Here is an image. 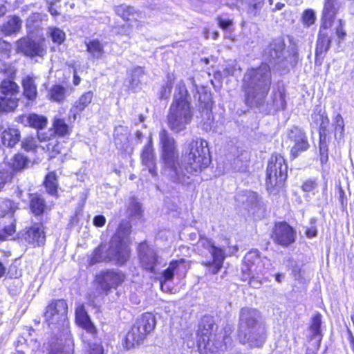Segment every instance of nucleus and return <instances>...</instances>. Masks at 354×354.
I'll use <instances>...</instances> for the list:
<instances>
[{
  "label": "nucleus",
  "instance_id": "f257e3e1",
  "mask_svg": "<svg viewBox=\"0 0 354 354\" xmlns=\"http://www.w3.org/2000/svg\"><path fill=\"white\" fill-rule=\"evenodd\" d=\"M159 145L163 174L174 182L188 183L190 175L201 172L210 163L208 143L203 138H196L188 143L181 164L176 142L165 129L159 132Z\"/></svg>",
  "mask_w": 354,
  "mask_h": 354
},
{
  "label": "nucleus",
  "instance_id": "f03ea898",
  "mask_svg": "<svg viewBox=\"0 0 354 354\" xmlns=\"http://www.w3.org/2000/svg\"><path fill=\"white\" fill-rule=\"evenodd\" d=\"M271 77L270 67L266 63L246 71L242 80L241 89L248 106H259L263 104L270 88Z\"/></svg>",
  "mask_w": 354,
  "mask_h": 354
},
{
  "label": "nucleus",
  "instance_id": "7ed1b4c3",
  "mask_svg": "<svg viewBox=\"0 0 354 354\" xmlns=\"http://www.w3.org/2000/svg\"><path fill=\"white\" fill-rule=\"evenodd\" d=\"M238 338L241 344L251 348H259L264 344L267 339L266 327L258 310L249 308L241 310Z\"/></svg>",
  "mask_w": 354,
  "mask_h": 354
},
{
  "label": "nucleus",
  "instance_id": "20e7f679",
  "mask_svg": "<svg viewBox=\"0 0 354 354\" xmlns=\"http://www.w3.org/2000/svg\"><path fill=\"white\" fill-rule=\"evenodd\" d=\"M213 317L205 315L200 322L198 335V346L203 348L202 354H220L232 344V328L225 327L217 334L213 333L216 328Z\"/></svg>",
  "mask_w": 354,
  "mask_h": 354
},
{
  "label": "nucleus",
  "instance_id": "39448f33",
  "mask_svg": "<svg viewBox=\"0 0 354 354\" xmlns=\"http://www.w3.org/2000/svg\"><path fill=\"white\" fill-rule=\"evenodd\" d=\"M129 257V250L124 241L120 240L118 236H113L108 248L106 245H100L95 250L91 261L92 264L110 261L115 264L122 265Z\"/></svg>",
  "mask_w": 354,
  "mask_h": 354
},
{
  "label": "nucleus",
  "instance_id": "423d86ee",
  "mask_svg": "<svg viewBox=\"0 0 354 354\" xmlns=\"http://www.w3.org/2000/svg\"><path fill=\"white\" fill-rule=\"evenodd\" d=\"M193 113V109L188 100H173L167 115L168 127L176 133L181 132L191 122Z\"/></svg>",
  "mask_w": 354,
  "mask_h": 354
},
{
  "label": "nucleus",
  "instance_id": "0eeeda50",
  "mask_svg": "<svg viewBox=\"0 0 354 354\" xmlns=\"http://www.w3.org/2000/svg\"><path fill=\"white\" fill-rule=\"evenodd\" d=\"M265 57L270 62L281 64L286 67L288 65L295 66L298 59L297 48L295 45H291L286 49L283 38L274 39L264 50Z\"/></svg>",
  "mask_w": 354,
  "mask_h": 354
},
{
  "label": "nucleus",
  "instance_id": "6e6552de",
  "mask_svg": "<svg viewBox=\"0 0 354 354\" xmlns=\"http://www.w3.org/2000/svg\"><path fill=\"white\" fill-rule=\"evenodd\" d=\"M156 324V321L152 313L142 314L127 333L125 347L130 349L142 344L147 335L155 328Z\"/></svg>",
  "mask_w": 354,
  "mask_h": 354
},
{
  "label": "nucleus",
  "instance_id": "1a4fd4ad",
  "mask_svg": "<svg viewBox=\"0 0 354 354\" xmlns=\"http://www.w3.org/2000/svg\"><path fill=\"white\" fill-rule=\"evenodd\" d=\"M196 248L201 254L209 253L212 257V261H205L203 264L209 268V272L213 274H217L223 267L225 258V252L221 248L216 247L208 239L201 237L196 244Z\"/></svg>",
  "mask_w": 354,
  "mask_h": 354
},
{
  "label": "nucleus",
  "instance_id": "9d476101",
  "mask_svg": "<svg viewBox=\"0 0 354 354\" xmlns=\"http://www.w3.org/2000/svg\"><path fill=\"white\" fill-rule=\"evenodd\" d=\"M288 166L284 158L279 155H272L267 167L268 186L272 187H281L287 178Z\"/></svg>",
  "mask_w": 354,
  "mask_h": 354
},
{
  "label": "nucleus",
  "instance_id": "9b49d317",
  "mask_svg": "<svg viewBox=\"0 0 354 354\" xmlns=\"http://www.w3.org/2000/svg\"><path fill=\"white\" fill-rule=\"evenodd\" d=\"M68 305L64 299L53 300L46 308L45 320L49 325L63 324L67 319Z\"/></svg>",
  "mask_w": 354,
  "mask_h": 354
},
{
  "label": "nucleus",
  "instance_id": "f8f14e48",
  "mask_svg": "<svg viewBox=\"0 0 354 354\" xmlns=\"http://www.w3.org/2000/svg\"><path fill=\"white\" fill-rule=\"evenodd\" d=\"M268 263L266 259H262L257 252H249L244 257V266L242 268L243 272L248 275L261 278L266 273V264Z\"/></svg>",
  "mask_w": 354,
  "mask_h": 354
},
{
  "label": "nucleus",
  "instance_id": "ddd939ff",
  "mask_svg": "<svg viewBox=\"0 0 354 354\" xmlns=\"http://www.w3.org/2000/svg\"><path fill=\"white\" fill-rule=\"evenodd\" d=\"M294 229L286 222L276 224L272 234L274 242L283 247H288L295 241Z\"/></svg>",
  "mask_w": 354,
  "mask_h": 354
},
{
  "label": "nucleus",
  "instance_id": "4468645a",
  "mask_svg": "<svg viewBox=\"0 0 354 354\" xmlns=\"http://www.w3.org/2000/svg\"><path fill=\"white\" fill-rule=\"evenodd\" d=\"M101 292L107 293L112 288H116L124 281V275L120 271L102 272L96 277Z\"/></svg>",
  "mask_w": 354,
  "mask_h": 354
},
{
  "label": "nucleus",
  "instance_id": "2eb2a0df",
  "mask_svg": "<svg viewBox=\"0 0 354 354\" xmlns=\"http://www.w3.org/2000/svg\"><path fill=\"white\" fill-rule=\"evenodd\" d=\"M286 142L291 147L290 153L294 158L299 152L307 150L309 146L305 133L297 127H293L288 131Z\"/></svg>",
  "mask_w": 354,
  "mask_h": 354
},
{
  "label": "nucleus",
  "instance_id": "dca6fc26",
  "mask_svg": "<svg viewBox=\"0 0 354 354\" xmlns=\"http://www.w3.org/2000/svg\"><path fill=\"white\" fill-rule=\"evenodd\" d=\"M17 50L28 57H42L46 53V50L42 45L26 37L19 39L17 43Z\"/></svg>",
  "mask_w": 354,
  "mask_h": 354
},
{
  "label": "nucleus",
  "instance_id": "f3484780",
  "mask_svg": "<svg viewBox=\"0 0 354 354\" xmlns=\"http://www.w3.org/2000/svg\"><path fill=\"white\" fill-rule=\"evenodd\" d=\"M140 263L143 268L151 272H156L158 257L154 250L146 244L141 243L138 247Z\"/></svg>",
  "mask_w": 354,
  "mask_h": 354
},
{
  "label": "nucleus",
  "instance_id": "a211bd4d",
  "mask_svg": "<svg viewBox=\"0 0 354 354\" xmlns=\"http://www.w3.org/2000/svg\"><path fill=\"white\" fill-rule=\"evenodd\" d=\"M0 73L8 77V78L3 80L1 82L0 91L1 94L9 97H17L19 92V87L13 80L15 71L8 68L2 70Z\"/></svg>",
  "mask_w": 354,
  "mask_h": 354
},
{
  "label": "nucleus",
  "instance_id": "6ab92c4d",
  "mask_svg": "<svg viewBox=\"0 0 354 354\" xmlns=\"http://www.w3.org/2000/svg\"><path fill=\"white\" fill-rule=\"evenodd\" d=\"M339 8L337 0H325L322 13V28H330L333 24Z\"/></svg>",
  "mask_w": 354,
  "mask_h": 354
},
{
  "label": "nucleus",
  "instance_id": "aec40b11",
  "mask_svg": "<svg viewBox=\"0 0 354 354\" xmlns=\"http://www.w3.org/2000/svg\"><path fill=\"white\" fill-rule=\"evenodd\" d=\"M38 138L40 141L44 142L42 145L44 149H46L50 156L54 158L58 154L66 153V149L55 136L47 137L44 133L38 134Z\"/></svg>",
  "mask_w": 354,
  "mask_h": 354
},
{
  "label": "nucleus",
  "instance_id": "412c9836",
  "mask_svg": "<svg viewBox=\"0 0 354 354\" xmlns=\"http://www.w3.org/2000/svg\"><path fill=\"white\" fill-rule=\"evenodd\" d=\"M24 238L29 244L34 247L44 245L46 241V236L42 224L35 223L30 227L26 232Z\"/></svg>",
  "mask_w": 354,
  "mask_h": 354
},
{
  "label": "nucleus",
  "instance_id": "4be33fe9",
  "mask_svg": "<svg viewBox=\"0 0 354 354\" xmlns=\"http://www.w3.org/2000/svg\"><path fill=\"white\" fill-rule=\"evenodd\" d=\"M141 159L142 165L147 167L149 172L153 176H156L157 175L156 158L153 153L152 138L151 137L149 139L147 145L145 146L142 150Z\"/></svg>",
  "mask_w": 354,
  "mask_h": 354
},
{
  "label": "nucleus",
  "instance_id": "5701e85b",
  "mask_svg": "<svg viewBox=\"0 0 354 354\" xmlns=\"http://www.w3.org/2000/svg\"><path fill=\"white\" fill-rule=\"evenodd\" d=\"M129 132L126 127L119 126L115 129L114 141L116 147L122 152L130 153L132 149L129 145Z\"/></svg>",
  "mask_w": 354,
  "mask_h": 354
},
{
  "label": "nucleus",
  "instance_id": "b1692460",
  "mask_svg": "<svg viewBox=\"0 0 354 354\" xmlns=\"http://www.w3.org/2000/svg\"><path fill=\"white\" fill-rule=\"evenodd\" d=\"M75 320L77 324L83 328L86 331L91 334L95 335L96 328L91 322L89 316L86 312L83 305L77 307L75 310Z\"/></svg>",
  "mask_w": 354,
  "mask_h": 354
},
{
  "label": "nucleus",
  "instance_id": "393cba45",
  "mask_svg": "<svg viewBox=\"0 0 354 354\" xmlns=\"http://www.w3.org/2000/svg\"><path fill=\"white\" fill-rule=\"evenodd\" d=\"M187 268L185 264V259L173 261L170 263L169 267L163 272L162 277L164 281H169L173 279L176 274L179 277H183L186 272Z\"/></svg>",
  "mask_w": 354,
  "mask_h": 354
},
{
  "label": "nucleus",
  "instance_id": "a878e982",
  "mask_svg": "<svg viewBox=\"0 0 354 354\" xmlns=\"http://www.w3.org/2000/svg\"><path fill=\"white\" fill-rule=\"evenodd\" d=\"M16 232V218L14 216V211L4 216L3 226L0 230V239L2 241L12 239Z\"/></svg>",
  "mask_w": 354,
  "mask_h": 354
},
{
  "label": "nucleus",
  "instance_id": "bb28decb",
  "mask_svg": "<svg viewBox=\"0 0 354 354\" xmlns=\"http://www.w3.org/2000/svg\"><path fill=\"white\" fill-rule=\"evenodd\" d=\"M88 58L92 60L100 59L104 55V44L97 39L85 41Z\"/></svg>",
  "mask_w": 354,
  "mask_h": 354
},
{
  "label": "nucleus",
  "instance_id": "cd10ccee",
  "mask_svg": "<svg viewBox=\"0 0 354 354\" xmlns=\"http://www.w3.org/2000/svg\"><path fill=\"white\" fill-rule=\"evenodd\" d=\"M20 133L17 129H8L0 134V145L6 147H13L20 140Z\"/></svg>",
  "mask_w": 354,
  "mask_h": 354
},
{
  "label": "nucleus",
  "instance_id": "c85d7f7f",
  "mask_svg": "<svg viewBox=\"0 0 354 354\" xmlns=\"http://www.w3.org/2000/svg\"><path fill=\"white\" fill-rule=\"evenodd\" d=\"M329 29L322 28V25L320 26L316 47L317 55L328 51L330 47L331 37L328 36V33Z\"/></svg>",
  "mask_w": 354,
  "mask_h": 354
},
{
  "label": "nucleus",
  "instance_id": "c756f323",
  "mask_svg": "<svg viewBox=\"0 0 354 354\" xmlns=\"http://www.w3.org/2000/svg\"><path fill=\"white\" fill-rule=\"evenodd\" d=\"M24 95L28 100L33 101L37 96V86L33 77L27 76L22 80Z\"/></svg>",
  "mask_w": 354,
  "mask_h": 354
},
{
  "label": "nucleus",
  "instance_id": "7c9ffc66",
  "mask_svg": "<svg viewBox=\"0 0 354 354\" xmlns=\"http://www.w3.org/2000/svg\"><path fill=\"white\" fill-rule=\"evenodd\" d=\"M117 15L127 21H137L141 18V13L136 11L133 7L122 4L115 8Z\"/></svg>",
  "mask_w": 354,
  "mask_h": 354
},
{
  "label": "nucleus",
  "instance_id": "2f4dec72",
  "mask_svg": "<svg viewBox=\"0 0 354 354\" xmlns=\"http://www.w3.org/2000/svg\"><path fill=\"white\" fill-rule=\"evenodd\" d=\"M22 21L16 16L10 17L1 27V31L6 35L19 32L21 28Z\"/></svg>",
  "mask_w": 354,
  "mask_h": 354
},
{
  "label": "nucleus",
  "instance_id": "473e14b6",
  "mask_svg": "<svg viewBox=\"0 0 354 354\" xmlns=\"http://www.w3.org/2000/svg\"><path fill=\"white\" fill-rule=\"evenodd\" d=\"M312 119L317 123H319L320 131L325 132L329 124V119L325 111L320 106H317L311 115Z\"/></svg>",
  "mask_w": 354,
  "mask_h": 354
},
{
  "label": "nucleus",
  "instance_id": "72a5a7b5",
  "mask_svg": "<svg viewBox=\"0 0 354 354\" xmlns=\"http://www.w3.org/2000/svg\"><path fill=\"white\" fill-rule=\"evenodd\" d=\"M30 207L35 215L42 214L46 207L44 199L37 194H31Z\"/></svg>",
  "mask_w": 354,
  "mask_h": 354
},
{
  "label": "nucleus",
  "instance_id": "f704fd0d",
  "mask_svg": "<svg viewBox=\"0 0 354 354\" xmlns=\"http://www.w3.org/2000/svg\"><path fill=\"white\" fill-rule=\"evenodd\" d=\"M19 99L17 97L3 95L0 97V111H12L18 106Z\"/></svg>",
  "mask_w": 354,
  "mask_h": 354
},
{
  "label": "nucleus",
  "instance_id": "c9c22d12",
  "mask_svg": "<svg viewBox=\"0 0 354 354\" xmlns=\"http://www.w3.org/2000/svg\"><path fill=\"white\" fill-rule=\"evenodd\" d=\"M93 97V94L91 91L86 92L81 95L73 106V111L75 113H79L84 110V109L91 102Z\"/></svg>",
  "mask_w": 354,
  "mask_h": 354
},
{
  "label": "nucleus",
  "instance_id": "e433bc0d",
  "mask_svg": "<svg viewBox=\"0 0 354 354\" xmlns=\"http://www.w3.org/2000/svg\"><path fill=\"white\" fill-rule=\"evenodd\" d=\"M44 184L46 192L53 196H55L57 192V180L56 174L54 172L48 173L45 178Z\"/></svg>",
  "mask_w": 354,
  "mask_h": 354
},
{
  "label": "nucleus",
  "instance_id": "4c0bfd02",
  "mask_svg": "<svg viewBox=\"0 0 354 354\" xmlns=\"http://www.w3.org/2000/svg\"><path fill=\"white\" fill-rule=\"evenodd\" d=\"M24 118H26V121L29 126L36 129H43L47 123V119L44 116L35 113L25 116Z\"/></svg>",
  "mask_w": 354,
  "mask_h": 354
},
{
  "label": "nucleus",
  "instance_id": "58836bf2",
  "mask_svg": "<svg viewBox=\"0 0 354 354\" xmlns=\"http://www.w3.org/2000/svg\"><path fill=\"white\" fill-rule=\"evenodd\" d=\"M321 324L322 316L320 314H317L313 317L312 324L310 327L312 338L317 339L319 343L322 339V334L320 330Z\"/></svg>",
  "mask_w": 354,
  "mask_h": 354
},
{
  "label": "nucleus",
  "instance_id": "ea45409f",
  "mask_svg": "<svg viewBox=\"0 0 354 354\" xmlns=\"http://www.w3.org/2000/svg\"><path fill=\"white\" fill-rule=\"evenodd\" d=\"M47 34L53 43L62 44L66 39L65 32L59 28L50 26L48 28Z\"/></svg>",
  "mask_w": 354,
  "mask_h": 354
},
{
  "label": "nucleus",
  "instance_id": "a19ab883",
  "mask_svg": "<svg viewBox=\"0 0 354 354\" xmlns=\"http://www.w3.org/2000/svg\"><path fill=\"white\" fill-rule=\"evenodd\" d=\"M48 97L53 102H62L66 97V89L59 85L54 86L50 90Z\"/></svg>",
  "mask_w": 354,
  "mask_h": 354
},
{
  "label": "nucleus",
  "instance_id": "79ce46f5",
  "mask_svg": "<svg viewBox=\"0 0 354 354\" xmlns=\"http://www.w3.org/2000/svg\"><path fill=\"white\" fill-rule=\"evenodd\" d=\"M12 161V162L11 165L8 166V168L3 169L4 171H12V174L14 173V171L23 169L26 166L27 162L26 158L21 154L15 155Z\"/></svg>",
  "mask_w": 354,
  "mask_h": 354
},
{
  "label": "nucleus",
  "instance_id": "37998d69",
  "mask_svg": "<svg viewBox=\"0 0 354 354\" xmlns=\"http://www.w3.org/2000/svg\"><path fill=\"white\" fill-rule=\"evenodd\" d=\"M54 133L59 136H65L69 133L70 129L68 124L62 119H55L53 122Z\"/></svg>",
  "mask_w": 354,
  "mask_h": 354
},
{
  "label": "nucleus",
  "instance_id": "c03bdc74",
  "mask_svg": "<svg viewBox=\"0 0 354 354\" xmlns=\"http://www.w3.org/2000/svg\"><path fill=\"white\" fill-rule=\"evenodd\" d=\"M301 20L305 26L309 27L313 25L316 20L315 12L311 9L304 10L301 16Z\"/></svg>",
  "mask_w": 354,
  "mask_h": 354
},
{
  "label": "nucleus",
  "instance_id": "a18cd8bd",
  "mask_svg": "<svg viewBox=\"0 0 354 354\" xmlns=\"http://www.w3.org/2000/svg\"><path fill=\"white\" fill-rule=\"evenodd\" d=\"M176 93L174 96L173 100H187V91L185 87V84L183 82L180 81L179 82L176 87Z\"/></svg>",
  "mask_w": 354,
  "mask_h": 354
},
{
  "label": "nucleus",
  "instance_id": "49530a36",
  "mask_svg": "<svg viewBox=\"0 0 354 354\" xmlns=\"http://www.w3.org/2000/svg\"><path fill=\"white\" fill-rule=\"evenodd\" d=\"M130 231L131 226L128 223H121L114 236H118L120 240L124 241V239L129 234Z\"/></svg>",
  "mask_w": 354,
  "mask_h": 354
},
{
  "label": "nucleus",
  "instance_id": "de8ad7c7",
  "mask_svg": "<svg viewBox=\"0 0 354 354\" xmlns=\"http://www.w3.org/2000/svg\"><path fill=\"white\" fill-rule=\"evenodd\" d=\"M129 212L131 216L140 218L142 212L140 204L135 200H132L129 206Z\"/></svg>",
  "mask_w": 354,
  "mask_h": 354
},
{
  "label": "nucleus",
  "instance_id": "09e8293b",
  "mask_svg": "<svg viewBox=\"0 0 354 354\" xmlns=\"http://www.w3.org/2000/svg\"><path fill=\"white\" fill-rule=\"evenodd\" d=\"M12 178V171H4L3 168L0 170V191L3 189L7 182Z\"/></svg>",
  "mask_w": 354,
  "mask_h": 354
},
{
  "label": "nucleus",
  "instance_id": "8fccbe9b",
  "mask_svg": "<svg viewBox=\"0 0 354 354\" xmlns=\"http://www.w3.org/2000/svg\"><path fill=\"white\" fill-rule=\"evenodd\" d=\"M144 73V70L142 67L138 66L133 68L131 71V80L129 81L130 84H137L139 82V77Z\"/></svg>",
  "mask_w": 354,
  "mask_h": 354
},
{
  "label": "nucleus",
  "instance_id": "3c124183",
  "mask_svg": "<svg viewBox=\"0 0 354 354\" xmlns=\"http://www.w3.org/2000/svg\"><path fill=\"white\" fill-rule=\"evenodd\" d=\"M334 127L336 133H339L340 136L344 131V120L340 114H337L334 119Z\"/></svg>",
  "mask_w": 354,
  "mask_h": 354
},
{
  "label": "nucleus",
  "instance_id": "603ef678",
  "mask_svg": "<svg viewBox=\"0 0 354 354\" xmlns=\"http://www.w3.org/2000/svg\"><path fill=\"white\" fill-rule=\"evenodd\" d=\"M250 276V285L254 288H259L263 282L267 281L268 279L263 277L261 276V278L254 277L252 275Z\"/></svg>",
  "mask_w": 354,
  "mask_h": 354
},
{
  "label": "nucleus",
  "instance_id": "864d4df0",
  "mask_svg": "<svg viewBox=\"0 0 354 354\" xmlns=\"http://www.w3.org/2000/svg\"><path fill=\"white\" fill-rule=\"evenodd\" d=\"M22 147L26 151H30L35 148V140L33 138H25L21 143Z\"/></svg>",
  "mask_w": 354,
  "mask_h": 354
},
{
  "label": "nucleus",
  "instance_id": "5fc2aeb1",
  "mask_svg": "<svg viewBox=\"0 0 354 354\" xmlns=\"http://www.w3.org/2000/svg\"><path fill=\"white\" fill-rule=\"evenodd\" d=\"M104 350L102 346L99 344H93L89 346L87 354H103Z\"/></svg>",
  "mask_w": 354,
  "mask_h": 354
},
{
  "label": "nucleus",
  "instance_id": "6e6d98bb",
  "mask_svg": "<svg viewBox=\"0 0 354 354\" xmlns=\"http://www.w3.org/2000/svg\"><path fill=\"white\" fill-rule=\"evenodd\" d=\"M317 187V183L315 180H306L302 185V189L304 192H310Z\"/></svg>",
  "mask_w": 354,
  "mask_h": 354
},
{
  "label": "nucleus",
  "instance_id": "4d7b16f0",
  "mask_svg": "<svg viewBox=\"0 0 354 354\" xmlns=\"http://www.w3.org/2000/svg\"><path fill=\"white\" fill-rule=\"evenodd\" d=\"M93 224L95 226L102 227L104 225V224L106 223V218L104 216H102V215L95 216L93 218Z\"/></svg>",
  "mask_w": 354,
  "mask_h": 354
},
{
  "label": "nucleus",
  "instance_id": "13d9d810",
  "mask_svg": "<svg viewBox=\"0 0 354 354\" xmlns=\"http://www.w3.org/2000/svg\"><path fill=\"white\" fill-rule=\"evenodd\" d=\"M336 35L339 39L343 40L346 35V31L343 28V21L339 20V26L336 29Z\"/></svg>",
  "mask_w": 354,
  "mask_h": 354
},
{
  "label": "nucleus",
  "instance_id": "bf43d9fd",
  "mask_svg": "<svg viewBox=\"0 0 354 354\" xmlns=\"http://www.w3.org/2000/svg\"><path fill=\"white\" fill-rule=\"evenodd\" d=\"M218 26L221 28L225 30L232 24V21L230 19H222L221 17H218Z\"/></svg>",
  "mask_w": 354,
  "mask_h": 354
},
{
  "label": "nucleus",
  "instance_id": "052dcab7",
  "mask_svg": "<svg viewBox=\"0 0 354 354\" xmlns=\"http://www.w3.org/2000/svg\"><path fill=\"white\" fill-rule=\"evenodd\" d=\"M317 230L315 227L312 226L306 231V234L308 237L312 238L317 236Z\"/></svg>",
  "mask_w": 354,
  "mask_h": 354
},
{
  "label": "nucleus",
  "instance_id": "680f3d73",
  "mask_svg": "<svg viewBox=\"0 0 354 354\" xmlns=\"http://www.w3.org/2000/svg\"><path fill=\"white\" fill-rule=\"evenodd\" d=\"M255 2L252 5V8L254 10H260L261 9L263 5V1L264 0H254Z\"/></svg>",
  "mask_w": 354,
  "mask_h": 354
},
{
  "label": "nucleus",
  "instance_id": "e2e57ef3",
  "mask_svg": "<svg viewBox=\"0 0 354 354\" xmlns=\"http://www.w3.org/2000/svg\"><path fill=\"white\" fill-rule=\"evenodd\" d=\"M82 212V208H78L76 211H75V216L72 218L71 219V223H77L79 221L77 216L78 215L81 213Z\"/></svg>",
  "mask_w": 354,
  "mask_h": 354
},
{
  "label": "nucleus",
  "instance_id": "0e129e2a",
  "mask_svg": "<svg viewBox=\"0 0 354 354\" xmlns=\"http://www.w3.org/2000/svg\"><path fill=\"white\" fill-rule=\"evenodd\" d=\"M6 268L2 263L0 262V279L5 274Z\"/></svg>",
  "mask_w": 354,
  "mask_h": 354
},
{
  "label": "nucleus",
  "instance_id": "69168bd1",
  "mask_svg": "<svg viewBox=\"0 0 354 354\" xmlns=\"http://www.w3.org/2000/svg\"><path fill=\"white\" fill-rule=\"evenodd\" d=\"M6 8L4 5L0 4V17L3 16L6 12Z\"/></svg>",
  "mask_w": 354,
  "mask_h": 354
},
{
  "label": "nucleus",
  "instance_id": "338daca9",
  "mask_svg": "<svg viewBox=\"0 0 354 354\" xmlns=\"http://www.w3.org/2000/svg\"><path fill=\"white\" fill-rule=\"evenodd\" d=\"M81 81V79L80 77H78L77 75H76V73L75 72L74 73V80H73V83L75 85H78L80 84Z\"/></svg>",
  "mask_w": 354,
  "mask_h": 354
},
{
  "label": "nucleus",
  "instance_id": "774afa93",
  "mask_svg": "<svg viewBox=\"0 0 354 354\" xmlns=\"http://www.w3.org/2000/svg\"><path fill=\"white\" fill-rule=\"evenodd\" d=\"M285 6L284 3H277L275 6V8L273 10V11L276 10H280Z\"/></svg>",
  "mask_w": 354,
  "mask_h": 354
}]
</instances>
